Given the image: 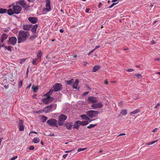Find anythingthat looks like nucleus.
<instances>
[{
  "instance_id": "f257e3e1",
  "label": "nucleus",
  "mask_w": 160,
  "mask_h": 160,
  "mask_svg": "<svg viewBox=\"0 0 160 160\" xmlns=\"http://www.w3.org/2000/svg\"><path fill=\"white\" fill-rule=\"evenodd\" d=\"M28 35L29 32H28L20 30L19 32L18 37V43H20L25 41Z\"/></svg>"
},
{
  "instance_id": "f03ea898",
  "label": "nucleus",
  "mask_w": 160,
  "mask_h": 160,
  "mask_svg": "<svg viewBox=\"0 0 160 160\" xmlns=\"http://www.w3.org/2000/svg\"><path fill=\"white\" fill-rule=\"evenodd\" d=\"M12 9H8V14L11 16L14 13L18 14L22 10V7L18 5H14L12 7Z\"/></svg>"
},
{
  "instance_id": "7ed1b4c3",
  "label": "nucleus",
  "mask_w": 160,
  "mask_h": 160,
  "mask_svg": "<svg viewBox=\"0 0 160 160\" xmlns=\"http://www.w3.org/2000/svg\"><path fill=\"white\" fill-rule=\"evenodd\" d=\"M99 114V112L96 110H90L87 112V115L91 118L97 117Z\"/></svg>"
},
{
  "instance_id": "20e7f679",
  "label": "nucleus",
  "mask_w": 160,
  "mask_h": 160,
  "mask_svg": "<svg viewBox=\"0 0 160 160\" xmlns=\"http://www.w3.org/2000/svg\"><path fill=\"white\" fill-rule=\"evenodd\" d=\"M67 118V116L63 114L60 115L58 117V125L59 126L63 125Z\"/></svg>"
},
{
  "instance_id": "39448f33",
  "label": "nucleus",
  "mask_w": 160,
  "mask_h": 160,
  "mask_svg": "<svg viewBox=\"0 0 160 160\" xmlns=\"http://www.w3.org/2000/svg\"><path fill=\"white\" fill-rule=\"evenodd\" d=\"M57 105L56 104H51L47 106L44 108L43 111L46 113L52 111V110L55 109L56 108Z\"/></svg>"
},
{
  "instance_id": "423d86ee",
  "label": "nucleus",
  "mask_w": 160,
  "mask_h": 160,
  "mask_svg": "<svg viewBox=\"0 0 160 160\" xmlns=\"http://www.w3.org/2000/svg\"><path fill=\"white\" fill-rule=\"evenodd\" d=\"M47 123L51 126L58 127L57 124V121L54 119L51 118L49 119L47 121Z\"/></svg>"
},
{
  "instance_id": "0eeeda50",
  "label": "nucleus",
  "mask_w": 160,
  "mask_h": 160,
  "mask_svg": "<svg viewBox=\"0 0 160 160\" xmlns=\"http://www.w3.org/2000/svg\"><path fill=\"white\" fill-rule=\"evenodd\" d=\"M50 2V1L49 0H48L46 2V4L45 5L46 8H44L43 10V12L44 13L50 11L51 10Z\"/></svg>"
},
{
  "instance_id": "6e6552de",
  "label": "nucleus",
  "mask_w": 160,
  "mask_h": 160,
  "mask_svg": "<svg viewBox=\"0 0 160 160\" xmlns=\"http://www.w3.org/2000/svg\"><path fill=\"white\" fill-rule=\"evenodd\" d=\"M17 41V39L16 37H12L9 38L8 42L9 44L14 46L16 44Z\"/></svg>"
},
{
  "instance_id": "1a4fd4ad",
  "label": "nucleus",
  "mask_w": 160,
  "mask_h": 160,
  "mask_svg": "<svg viewBox=\"0 0 160 160\" xmlns=\"http://www.w3.org/2000/svg\"><path fill=\"white\" fill-rule=\"evenodd\" d=\"M47 96L46 98H43L42 100L43 103L45 104H47L50 102L54 99V98L52 97H51L48 96Z\"/></svg>"
},
{
  "instance_id": "9d476101",
  "label": "nucleus",
  "mask_w": 160,
  "mask_h": 160,
  "mask_svg": "<svg viewBox=\"0 0 160 160\" xmlns=\"http://www.w3.org/2000/svg\"><path fill=\"white\" fill-rule=\"evenodd\" d=\"M62 85L60 83H56L53 87L54 92H57L62 89Z\"/></svg>"
},
{
  "instance_id": "9b49d317",
  "label": "nucleus",
  "mask_w": 160,
  "mask_h": 160,
  "mask_svg": "<svg viewBox=\"0 0 160 160\" xmlns=\"http://www.w3.org/2000/svg\"><path fill=\"white\" fill-rule=\"evenodd\" d=\"M17 3L21 5L23 8H26L28 7L27 2L24 0H20Z\"/></svg>"
},
{
  "instance_id": "f8f14e48",
  "label": "nucleus",
  "mask_w": 160,
  "mask_h": 160,
  "mask_svg": "<svg viewBox=\"0 0 160 160\" xmlns=\"http://www.w3.org/2000/svg\"><path fill=\"white\" fill-rule=\"evenodd\" d=\"M88 102L89 103L91 102L94 103L98 101L97 98L95 97L91 96L88 98Z\"/></svg>"
},
{
  "instance_id": "ddd939ff",
  "label": "nucleus",
  "mask_w": 160,
  "mask_h": 160,
  "mask_svg": "<svg viewBox=\"0 0 160 160\" xmlns=\"http://www.w3.org/2000/svg\"><path fill=\"white\" fill-rule=\"evenodd\" d=\"M103 106L101 102H99L97 103H94L91 105V107L93 109H96L98 108H100Z\"/></svg>"
},
{
  "instance_id": "4468645a",
  "label": "nucleus",
  "mask_w": 160,
  "mask_h": 160,
  "mask_svg": "<svg viewBox=\"0 0 160 160\" xmlns=\"http://www.w3.org/2000/svg\"><path fill=\"white\" fill-rule=\"evenodd\" d=\"M28 20L31 23L35 24L37 22L38 19L36 17H30L28 18Z\"/></svg>"
},
{
  "instance_id": "2eb2a0df",
  "label": "nucleus",
  "mask_w": 160,
  "mask_h": 160,
  "mask_svg": "<svg viewBox=\"0 0 160 160\" xmlns=\"http://www.w3.org/2000/svg\"><path fill=\"white\" fill-rule=\"evenodd\" d=\"M32 25L31 24L30 25H25L23 26V28L24 30L28 31L29 30L30 28L32 27Z\"/></svg>"
},
{
  "instance_id": "dca6fc26",
  "label": "nucleus",
  "mask_w": 160,
  "mask_h": 160,
  "mask_svg": "<svg viewBox=\"0 0 160 160\" xmlns=\"http://www.w3.org/2000/svg\"><path fill=\"white\" fill-rule=\"evenodd\" d=\"M42 55V51L40 50H39L38 51L37 53V57L38 59V60H41V56Z\"/></svg>"
},
{
  "instance_id": "f3484780",
  "label": "nucleus",
  "mask_w": 160,
  "mask_h": 160,
  "mask_svg": "<svg viewBox=\"0 0 160 160\" xmlns=\"http://www.w3.org/2000/svg\"><path fill=\"white\" fill-rule=\"evenodd\" d=\"M7 37L8 35L7 34H3L1 37V41L2 42H3V41L7 38Z\"/></svg>"
},
{
  "instance_id": "a211bd4d",
  "label": "nucleus",
  "mask_w": 160,
  "mask_h": 160,
  "mask_svg": "<svg viewBox=\"0 0 160 160\" xmlns=\"http://www.w3.org/2000/svg\"><path fill=\"white\" fill-rule=\"evenodd\" d=\"M79 81L78 79H76L75 82L73 84L72 87L74 88L77 89Z\"/></svg>"
},
{
  "instance_id": "6ab92c4d",
  "label": "nucleus",
  "mask_w": 160,
  "mask_h": 160,
  "mask_svg": "<svg viewBox=\"0 0 160 160\" xmlns=\"http://www.w3.org/2000/svg\"><path fill=\"white\" fill-rule=\"evenodd\" d=\"M38 27V25L37 24L34 25L31 28V31L33 33L36 32Z\"/></svg>"
},
{
  "instance_id": "aec40b11",
  "label": "nucleus",
  "mask_w": 160,
  "mask_h": 160,
  "mask_svg": "<svg viewBox=\"0 0 160 160\" xmlns=\"http://www.w3.org/2000/svg\"><path fill=\"white\" fill-rule=\"evenodd\" d=\"M100 68V67L98 65L94 66L93 68V72H95Z\"/></svg>"
},
{
  "instance_id": "412c9836",
  "label": "nucleus",
  "mask_w": 160,
  "mask_h": 160,
  "mask_svg": "<svg viewBox=\"0 0 160 160\" xmlns=\"http://www.w3.org/2000/svg\"><path fill=\"white\" fill-rule=\"evenodd\" d=\"M8 12V10H7L6 9H3L0 8V13L3 14L6 13Z\"/></svg>"
},
{
  "instance_id": "4be33fe9",
  "label": "nucleus",
  "mask_w": 160,
  "mask_h": 160,
  "mask_svg": "<svg viewBox=\"0 0 160 160\" xmlns=\"http://www.w3.org/2000/svg\"><path fill=\"white\" fill-rule=\"evenodd\" d=\"M140 111L138 109H137L131 112L130 113V114L131 116L132 114H135L139 112Z\"/></svg>"
},
{
  "instance_id": "5701e85b",
  "label": "nucleus",
  "mask_w": 160,
  "mask_h": 160,
  "mask_svg": "<svg viewBox=\"0 0 160 160\" xmlns=\"http://www.w3.org/2000/svg\"><path fill=\"white\" fill-rule=\"evenodd\" d=\"M66 128L68 129H71L72 126V125L69 122L67 123L66 124Z\"/></svg>"
},
{
  "instance_id": "b1692460",
  "label": "nucleus",
  "mask_w": 160,
  "mask_h": 160,
  "mask_svg": "<svg viewBox=\"0 0 160 160\" xmlns=\"http://www.w3.org/2000/svg\"><path fill=\"white\" fill-rule=\"evenodd\" d=\"M40 141V139L38 137H35L33 139V142L34 143H37Z\"/></svg>"
},
{
  "instance_id": "393cba45",
  "label": "nucleus",
  "mask_w": 160,
  "mask_h": 160,
  "mask_svg": "<svg viewBox=\"0 0 160 160\" xmlns=\"http://www.w3.org/2000/svg\"><path fill=\"white\" fill-rule=\"evenodd\" d=\"M81 118L83 119H86L87 120H89V118L86 115L83 114L81 116Z\"/></svg>"
},
{
  "instance_id": "a878e982",
  "label": "nucleus",
  "mask_w": 160,
  "mask_h": 160,
  "mask_svg": "<svg viewBox=\"0 0 160 160\" xmlns=\"http://www.w3.org/2000/svg\"><path fill=\"white\" fill-rule=\"evenodd\" d=\"M97 125V124H90L87 127V128L88 129H90V128L95 127Z\"/></svg>"
},
{
  "instance_id": "bb28decb",
  "label": "nucleus",
  "mask_w": 160,
  "mask_h": 160,
  "mask_svg": "<svg viewBox=\"0 0 160 160\" xmlns=\"http://www.w3.org/2000/svg\"><path fill=\"white\" fill-rule=\"evenodd\" d=\"M121 113L122 114V115H126L127 114V111L126 109H124L122 110L121 112Z\"/></svg>"
},
{
  "instance_id": "cd10ccee",
  "label": "nucleus",
  "mask_w": 160,
  "mask_h": 160,
  "mask_svg": "<svg viewBox=\"0 0 160 160\" xmlns=\"http://www.w3.org/2000/svg\"><path fill=\"white\" fill-rule=\"evenodd\" d=\"M33 91L36 92H37L38 89V87H35L33 86L32 87Z\"/></svg>"
},
{
  "instance_id": "c85d7f7f",
  "label": "nucleus",
  "mask_w": 160,
  "mask_h": 160,
  "mask_svg": "<svg viewBox=\"0 0 160 160\" xmlns=\"http://www.w3.org/2000/svg\"><path fill=\"white\" fill-rule=\"evenodd\" d=\"M42 122L43 123L45 122L46 121L47 119H48V118L46 116L43 115L42 116Z\"/></svg>"
},
{
  "instance_id": "c756f323",
  "label": "nucleus",
  "mask_w": 160,
  "mask_h": 160,
  "mask_svg": "<svg viewBox=\"0 0 160 160\" xmlns=\"http://www.w3.org/2000/svg\"><path fill=\"white\" fill-rule=\"evenodd\" d=\"M74 81V79H72L70 80H67L65 81L67 82L68 85H71L72 82Z\"/></svg>"
},
{
  "instance_id": "7c9ffc66",
  "label": "nucleus",
  "mask_w": 160,
  "mask_h": 160,
  "mask_svg": "<svg viewBox=\"0 0 160 160\" xmlns=\"http://www.w3.org/2000/svg\"><path fill=\"white\" fill-rule=\"evenodd\" d=\"M53 91H54L53 89L52 90V89H50L48 92L46 94L47 96H49L52 93Z\"/></svg>"
},
{
  "instance_id": "2f4dec72",
  "label": "nucleus",
  "mask_w": 160,
  "mask_h": 160,
  "mask_svg": "<svg viewBox=\"0 0 160 160\" xmlns=\"http://www.w3.org/2000/svg\"><path fill=\"white\" fill-rule=\"evenodd\" d=\"M19 130L20 131H23L24 130V127L23 125H20L19 126Z\"/></svg>"
},
{
  "instance_id": "473e14b6",
  "label": "nucleus",
  "mask_w": 160,
  "mask_h": 160,
  "mask_svg": "<svg viewBox=\"0 0 160 160\" xmlns=\"http://www.w3.org/2000/svg\"><path fill=\"white\" fill-rule=\"evenodd\" d=\"M135 76L137 77L138 78H141L142 77V75L140 74H136Z\"/></svg>"
},
{
  "instance_id": "72a5a7b5",
  "label": "nucleus",
  "mask_w": 160,
  "mask_h": 160,
  "mask_svg": "<svg viewBox=\"0 0 160 160\" xmlns=\"http://www.w3.org/2000/svg\"><path fill=\"white\" fill-rule=\"evenodd\" d=\"M88 121H84L82 122V125H88Z\"/></svg>"
},
{
  "instance_id": "f704fd0d",
  "label": "nucleus",
  "mask_w": 160,
  "mask_h": 160,
  "mask_svg": "<svg viewBox=\"0 0 160 160\" xmlns=\"http://www.w3.org/2000/svg\"><path fill=\"white\" fill-rule=\"evenodd\" d=\"M22 80L20 81L18 83V87L20 88L22 85Z\"/></svg>"
},
{
  "instance_id": "c9c22d12",
  "label": "nucleus",
  "mask_w": 160,
  "mask_h": 160,
  "mask_svg": "<svg viewBox=\"0 0 160 160\" xmlns=\"http://www.w3.org/2000/svg\"><path fill=\"white\" fill-rule=\"evenodd\" d=\"M5 48L7 49L8 51H11V48H12V47L11 46H5Z\"/></svg>"
},
{
  "instance_id": "e433bc0d",
  "label": "nucleus",
  "mask_w": 160,
  "mask_h": 160,
  "mask_svg": "<svg viewBox=\"0 0 160 160\" xmlns=\"http://www.w3.org/2000/svg\"><path fill=\"white\" fill-rule=\"evenodd\" d=\"M157 141V140H155V141H152L151 142H149L148 144H147V145H151L152 144H154V143H155V142H156Z\"/></svg>"
},
{
  "instance_id": "4c0bfd02",
  "label": "nucleus",
  "mask_w": 160,
  "mask_h": 160,
  "mask_svg": "<svg viewBox=\"0 0 160 160\" xmlns=\"http://www.w3.org/2000/svg\"><path fill=\"white\" fill-rule=\"evenodd\" d=\"M86 148H78V152H80L81 151H84V150H85Z\"/></svg>"
},
{
  "instance_id": "58836bf2",
  "label": "nucleus",
  "mask_w": 160,
  "mask_h": 160,
  "mask_svg": "<svg viewBox=\"0 0 160 160\" xmlns=\"http://www.w3.org/2000/svg\"><path fill=\"white\" fill-rule=\"evenodd\" d=\"M118 2H117L116 3H113L111 6H109L108 7L109 8H112L114 5L117 4Z\"/></svg>"
},
{
  "instance_id": "ea45409f",
  "label": "nucleus",
  "mask_w": 160,
  "mask_h": 160,
  "mask_svg": "<svg viewBox=\"0 0 160 160\" xmlns=\"http://www.w3.org/2000/svg\"><path fill=\"white\" fill-rule=\"evenodd\" d=\"M118 2H117L116 3H113L111 6H109L108 7L109 8H112L114 5L117 4Z\"/></svg>"
},
{
  "instance_id": "a19ab883",
  "label": "nucleus",
  "mask_w": 160,
  "mask_h": 160,
  "mask_svg": "<svg viewBox=\"0 0 160 160\" xmlns=\"http://www.w3.org/2000/svg\"><path fill=\"white\" fill-rule=\"evenodd\" d=\"M82 122L80 121H78L75 122L76 124H79V125H82Z\"/></svg>"
},
{
  "instance_id": "79ce46f5",
  "label": "nucleus",
  "mask_w": 160,
  "mask_h": 160,
  "mask_svg": "<svg viewBox=\"0 0 160 160\" xmlns=\"http://www.w3.org/2000/svg\"><path fill=\"white\" fill-rule=\"evenodd\" d=\"M79 128V125L77 124H74V128L78 129Z\"/></svg>"
},
{
  "instance_id": "37998d69",
  "label": "nucleus",
  "mask_w": 160,
  "mask_h": 160,
  "mask_svg": "<svg viewBox=\"0 0 160 160\" xmlns=\"http://www.w3.org/2000/svg\"><path fill=\"white\" fill-rule=\"evenodd\" d=\"M34 147L33 146H31L29 147L28 148V149L30 150H33L34 149Z\"/></svg>"
},
{
  "instance_id": "c03bdc74",
  "label": "nucleus",
  "mask_w": 160,
  "mask_h": 160,
  "mask_svg": "<svg viewBox=\"0 0 160 160\" xmlns=\"http://www.w3.org/2000/svg\"><path fill=\"white\" fill-rule=\"evenodd\" d=\"M134 70L133 69H127L126 70V71H127L128 72H132Z\"/></svg>"
},
{
  "instance_id": "a18cd8bd",
  "label": "nucleus",
  "mask_w": 160,
  "mask_h": 160,
  "mask_svg": "<svg viewBox=\"0 0 160 160\" xmlns=\"http://www.w3.org/2000/svg\"><path fill=\"white\" fill-rule=\"evenodd\" d=\"M18 157L17 156H16L14 157H13L11 158L10 160H15V159H17L18 158Z\"/></svg>"
},
{
  "instance_id": "49530a36",
  "label": "nucleus",
  "mask_w": 160,
  "mask_h": 160,
  "mask_svg": "<svg viewBox=\"0 0 160 160\" xmlns=\"http://www.w3.org/2000/svg\"><path fill=\"white\" fill-rule=\"evenodd\" d=\"M47 135L49 136H55L53 133H50L49 134H47Z\"/></svg>"
},
{
  "instance_id": "de8ad7c7",
  "label": "nucleus",
  "mask_w": 160,
  "mask_h": 160,
  "mask_svg": "<svg viewBox=\"0 0 160 160\" xmlns=\"http://www.w3.org/2000/svg\"><path fill=\"white\" fill-rule=\"evenodd\" d=\"M32 63L33 65H36L37 64V63H36V62H35L34 60L33 59V60H32Z\"/></svg>"
},
{
  "instance_id": "09e8293b",
  "label": "nucleus",
  "mask_w": 160,
  "mask_h": 160,
  "mask_svg": "<svg viewBox=\"0 0 160 160\" xmlns=\"http://www.w3.org/2000/svg\"><path fill=\"white\" fill-rule=\"evenodd\" d=\"M160 106V103H158L157 105L155 106L154 107V108H157Z\"/></svg>"
},
{
  "instance_id": "8fccbe9b",
  "label": "nucleus",
  "mask_w": 160,
  "mask_h": 160,
  "mask_svg": "<svg viewBox=\"0 0 160 160\" xmlns=\"http://www.w3.org/2000/svg\"><path fill=\"white\" fill-rule=\"evenodd\" d=\"M122 104V102H118V106L120 107H121Z\"/></svg>"
},
{
  "instance_id": "3c124183",
  "label": "nucleus",
  "mask_w": 160,
  "mask_h": 160,
  "mask_svg": "<svg viewBox=\"0 0 160 160\" xmlns=\"http://www.w3.org/2000/svg\"><path fill=\"white\" fill-rule=\"evenodd\" d=\"M68 154H64L63 155L62 158L64 159L66 158Z\"/></svg>"
},
{
  "instance_id": "603ef678",
  "label": "nucleus",
  "mask_w": 160,
  "mask_h": 160,
  "mask_svg": "<svg viewBox=\"0 0 160 160\" xmlns=\"http://www.w3.org/2000/svg\"><path fill=\"white\" fill-rule=\"evenodd\" d=\"M90 10V9L89 8H86L85 10V12L87 13H88Z\"/></svg>"
},
{
  "instance_id": "864d4df0",
  "label": "nucleus",
  "mask_w": 160,
  "mask_h": 160,
  "mask_svg": "<svg viewBox=\"0 0 160 160\" xmlns=\"http://www.w3.org/2000/svg\"><path fill=\"white\" fill-rule=\"evenodd\" d=\"M100 47V46L99 45H98L97 46H96L95 48L93 49V50H94V51L95 50H96V49H98V48H99Z\"/></svg>"
},
{
  "instance_id": "5fc2aeb1",
  "label": "nucleus",
  "mask_w": 160,
  "mask_h": 160,
  "mask_svg": "<svg viewBox=\"0 0 160 160\" xmlns=\"http://www.w3.org/2000/svg\"><path fill=\"white\" fill-rule=\"evenodd\" d=\"M36 37V36H31L30 37V38L31 39H33L34 38Z\"/></svg>"
},
{
  "instance_id": "6e6d98bb",
  "label": "nucleus",
  "mask_w": 160,
  "mask_h": 160,
  "mask_svg": "<svg viewBox=\"0 0 160 160\" xmlns=\"http://www.w3.org/2000/svg\"><path fill=\"white\" fill-rule=\"evenodd\" d=\"M125 135V133H121L120 134H119V135H118V137L121 136H123V135Z\"/></svg>"
},
{
  "instance_id": "4d7b16f0",
  "label": "nucleus",
  "mask_w": 160,
  "mask_h": 160,
  "mask_svg": "<svg viewBox=\"0 0 160 160\" xmlns=\"http://www.w3.org/2000/svg\"><path fill=\"white\" fill-rule=\"evenodd\" d=\"M22 120H21L19 121V124H20V125H22Z\"/></svg>"
},
{
  "instance_id": "13d9d810",
  "label": "nucleus",
  "mask_w": 160,
  "mask_h": 160,
  "mask_svg": "<svg viewBox=\"0 0 160 160\" xmlns=\"http://www.w3.org/2000/svg\"><path fill=\"white\" fill-rule=\"evenodd\" d=\"M102 5V3L101 2H100L99 3V5H98V8H100L101 7V6Z\"/></svg>"
},
{
  "instance_id": "bf43d9fd",
  "label": "nucleus",
  "mask_w": 160,
  "mask_h": 160,
  "mask_svg": "<svg viewBox=\"0 0 160 160\" xmlns=\"http://www.w3.org/2000/svg\"><path fill=\"white\" fill-rule=\"evenodd\" d=\"M94 51V50H92V51H91V52H90L88 53V55H90Z\"/></svg>"
},
{
  "instance_id": "052dcab7",
  "label": "nucleus",
  "mask_w": 160,
  "mask_h": 160,
  "mask_svg": "<svg viewBox=\"0 0 160 160\" xmlns=\"http://www.w3.org/2000/svg\"><path fill=\"white\" fill-rule=\"evenodd\" d=\"M31 86V84H30L29 85H28L27 87V89H28V88H30V87Z\"/></svg>"
},
{
  "instance_id": "680f3d73",
  "label": "nucleus",
  "mask_w": 160,
  "mask_h": 160,
  "mask_svg": "<svg viewBox=\"0 0 160 160\" xmlns=\"http://www.w3.org/2000/svg\"><path fill=\"white\" fill-rule=\"evenodd\" d=\"M155 61H160V58H155Z\"/></svg>"
},
{
  "instance_id": "e2e57ef3",
  "label": "nucleus",
  "mask_w": 160,
  "mask_h": 160,
  "mask_svg": "<svg viewBox=\"0 0 160 160\" xmlns=\"http://www.w3.org/2000/svg\"><path fill=\"white\" fill-rule=\"evenodd\" d=\"M87 63H88L87 62H83V65L84 66H86L87 64Z\"/></svg>"
},
{
  "instance_id": "0e129e2a",
  "label": "nucleus",
  "mask_w": 160,
  "mask_h": 160,
  "mask_svg": "<svg viewBox=\"0 0 160 160\" xmlns=\"http://www.w3.org/2000/svg\"><path fill=\"white\" fill-rule=\"evenodd\" d=\"M157 128H156L154 129L153 130H152V132H155L157 131Z\"/></svg>"
},
{
  "instance_id": "69168bd1",
  "label": "nucleus",
  "mask_w": 160,
  "mask_h": 160,
  "mask_svg": "<svg viewBox=\"0 0 160 160\" xmlns=\"http://www.w3.org/2000/svg\"><path fill=\"white\" fill-rule=\"evenodd\" d=\"M64 32V30L63 29H61L60 30V32L61 33L63 32Z\"/></svg>"
},
{
  "instance_id": "338daca9",
  "label": "nucleus",
  "mask_w": 160,
  "mask_h": 160,
  "mask_svg": "<svg viewBox=\"0 0 160 160\" xmlns=\"http://www.w3.org/2000/svg\"><path fill=\"white\" fill-rule=\"evenodd\" d=\"M72 150H69V151H66L65 152L66 153H68V152H72Z\"/></svg>"
},
{
  "instance_id": "774afa93",
  "label": "nucleus",
  "mask_w": 160,
  "mask_h": 160,
  "mask_svg": "<svg viewBox=\"0 0 160 160\" xmlns=\"http://www.w3.org/2000/svg\"><path fill=\"white\" fill-rule=\"evenodd\" d=\"M89 93V92H85L84 94H83V95H87Z\"/></svg>"
}]
</instances>
